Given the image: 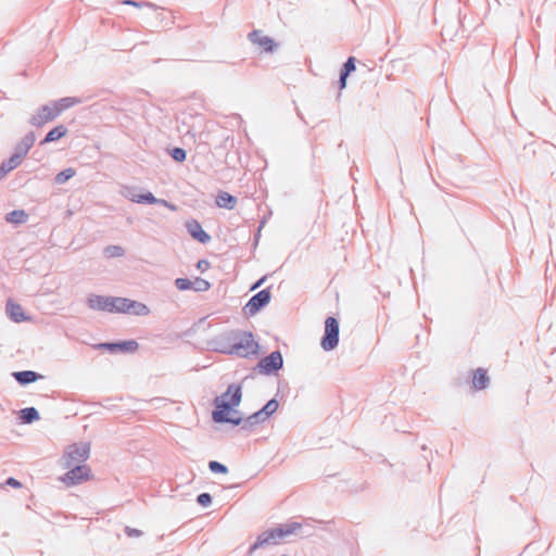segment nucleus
<instances>
[{"label":"nucleus","mask_w":556,"mask_h":556,"mask_svg":"<svg viewBox=\"0 0 556 556\" xmlns=\"http://www.w3.org/2000/svg\"><path fill=\"white\" fill-rule=\"evenodd\" d=\"M12 169V166L7 163V161L2 162L0 165V179H2L8 173H10Z\"/></svg>","instance_id":"36"},{"label":"nucleus","mask_w":556,"mask_h":556,"mask_svg":"<svg viewBox=\"0 0 556 556\" xmlns=\"http://www.w3.org/2000/svg\"><path fill=\"white\" fill-rule=\"evenodd\" d=\"M172 156L177 162H182L186 160V151L180 148H175L172 152Z\"/></svg>","instance_id":"32"},{"label":"nucleus","mask_w":556,"mask_h":556,"mask_svg":"<svg viewBox=\"0 0 556 556\" xmlns=\"http://www.w3.org/2000/svg\"><path fill=\"white\" fill-rule=\"evenodd\" d=\"M175 286L180 291L192 290V280L187 278H177L175 280Z\"/></svg>","instance_id":"30"},{"label":"nucleus","mask_w":556,"mask_h":556,"mask_svg":"<svg viewBox=\"0 0 556 556\" xmlns=\"http://www.w3.org/2000/svg\"><path fill=\"white\" fill-rule=\"evenodd\" d=\"M282 556H289V555H282Z\"/></svg>","instance_id":"43"},{"label":"nucleus","mask_w":556,"mask_h":556,"mask_svg":"<svg viewBox=\"0 0 556 556\" xmlns=\"http://www.w3.org/2000/svg\"><path fill=\"white\" fill-rule=\"evenodd\" d=\"M237 203V199L227 192H220L216 197V204L219 207L232 210Z\"/></svg>","instance_id":"22"},{"label":"nucleus","mask_w":556,"mask_h":556,"mask_svg":"<svg viewBox=\"0 0 556 556\" xmlns=\"http://www.w3.org/2000/svg\"><path fill=\"white\" fill-rule=\"evenodd\" d=\"M54 102H55L58 109L60 110V114H61L63 111L79 104L81 102V100L79 98H75V97H66V98L56 100Z\"/></svg>","instance_id":"25"},{"label":"nucleus","mask_w":556,"mask_h":556,"mask_svg":"<svg viewBox=\"0 0 556 556\" xmlns=\"http://www.w3.org/2000/svg\"><path fill=\"white\" fill-rule=\"evenodd\" d=\"M22 424H31L35 421V407H27L20 412Z\"/></svg>","instance_id":"26"},{"label":"nucleus","mask_w":556,"mask_h":556,"mask_svg":"<svg viewBox=\"0 0 556 556\" xmlns=\"http://www.w3.org/2000/svg\"><path fill=\"white\" fill-rule=\"evenodd\" d=\"M283 361L281 353L278 351H275L270 353L268 356L261 359L258 363V367L262 372L270 374L273 371H277L282 367Z\"/></svg>","instance_id":"12"},{"label":"nucleus","mask_w":556,"mask_h":556,"mask_svg":"<svg viewBox=\"0 0 556 556\" xmlns=\"http://www.w3.org/2000/svg\"><path fill=\"white\" fill-rule=\"evenodd\" d=\"M116 303V313L134 316H148L151 312L144 303L127 298H117Z\"/></svg>","instance_id":"6"},{"label":"nucleus","mask_w":556,"mask_h":556,"mask_svg":"<svg viewBox=\"0 0 556 556\" xmlns=\"http://www.w3.org/2000/svg\"><path fill=\"white\" fill-rule=\"evenodd\" d=\"M96 349H105L112 353L116 352H135L138 349V343L135 340L123 341L118 343H100L94 346Z\"/></svg>","instance_id":"14"},{"label":"nucleus","mask_w":556,"mask_h":556,"mask_svg":"<svg viewBox=\"0 0 556 556\" xmlns=\"http://www.w3.org/2000/svg\"><path fill=\"white\" fill-rule=\"evenodd\" d=\"M210 264L207 261L201 260L197 264V268L201 271H205L208 268Z\"/></svg>","instance_id":"38"},{"label":"nucleus","mask_w":556,"mask_h":556,"mask_svg":"<svg viewBox=\"0 0 556 556\" xmlns=\"http://www.w3.org/2000/svg\"><path fill=\"white\" fill-rule=\"evenodd\" d=\"M270 301V293L268 290H262L250 299V301L245 305V311L249 315L256 314L262 307L267 305Z\"/></svg>","instance_id":"13"},{"label":"nucleus","mask_w":556,"mask_h":556,"mask_svg":"<svg viewBox=\"0 0 556 556\" xmlns=\"http://www.w3.org/2000/svg\"><path fill=\"white\" fill-rule=\"evenodd\" d=\"M242 392L241 387L230 384L226 392L215 399V410L212 413V418L215 422H229L232 425H240L243 420L233 408L241 403Z\"/></svg>","instance_id":"1"},{"label":"nucleus","mask_w":556,"mask_h":556,"mask_svg":"<svg viewBox=\"0 0 556 556\" xmlns=\"http://www.w3.org/2000/svg\"><path fill=\"white\" fill-rule=\"evenodd\" d=\"M117 296H104L90 294L87 298V305L90 309L108 313H116Z\"/></svg>","instance_id":"9"},{"label":"nucleus","mask_w":556,"mask_h":556,"mask_svg":"<svg viewBox=\"0 0 556 556\" xmlns=\"http://www.w3.org/2000/svg\"><path fill=\"white\" fill-rule=\"evenodd\" d=\"M298 529H300V525L293 523L291 526H285L271 531H266L257 538L256 542L251 546L250 553H253L256 548L265 545L278 544L282 538L294 533Z\"/></svg>","instance_id":"3"},{"label":"nucleus","mask_w":556,"mask_h":556,"mask_svg":"<svg viewBox=\"0 0 556 556\" xmlns=\"http://www.w3.org/2000/svg\"><path fill=\"white\" fill-rule=\"evenodd\" d=\"M220 339L222 344H233L235 340L238 339V332L237 331H226L223 333H219L215 338H213L210 341L211 348L216 351V341Z\"/></svg>","instance_id":"21"},{"label":"nucleus","mask_w":556,"mask_h":556,"mask_svg":"<svg viewBox=\"0 0 556 556\" xmlns=\"http://www.w3.org/2000/svg\"><path fill=\"white\" fill-rule=\"evenodd\" d=\"M126 533L128 536H140L141 535V531L140 530H137V529H131V528H126Z\"/></svg>","instance_id":"39"},{"label":"nucleus","mask_w":556,"mask_h":556,"mask_svg":"<svg viewBox=\"0 0 556 556\" xmlns=\"http://www.w3.org/2000/svg\"><path fill=\"white\" fill-rule=\"evenodd\" d=\"M90 454V445L87 442L74 443L64 452L62 457V465L64 468H70L73 464L85 463Z\"/></svg>","instance_id":"5"},{"label":"nucleus","mask_w":556,"mask_h":556,"mask_svg":"<svg viewBox=\"0 0 556 556\" xmlns=\"http://www.w3.org/2000/svg\"><path fill=\"white\" fill-rule=\"evenodd\" d=\"M211 288V285L207 280L197 277L192 280V290L197 292H204Z\"/></svg>","instance_id":"28"},{"label":"nucleus","mask_w":556,"mask_h":556,"mask_svg":"<svg viewBox=\"0 0 556 556\" xmlns=\"http://www.w3.org/2000/svg\"><path fill=\"white\" fill-rule=\"evenodd\" d=\"M265 280V277H263L262 279H260L253 287H252V290L261 287V285L264 282Z\"/></svg>","instance_id":"42"},{"label":"nucleus","mask_w":556,"mask_h":556,"mask_svg":"<svg viewBox=\"0 0 556 556\" xmlns=\"http://www.w3.org/2000/svg\"><path fill=\"white\" fill-rule=\"evenodd\" d=\"M124 4H127V5H134V7H140L139 3L135 2V1H131V0H126L124 1Z\"/></svg>","instance_id":"41"},{"label":"nucleus","mask_w":556,"mask_h":556,"mask_svg":"<svg viewBox=\"0 0 556 556\" xmlns=\"http://www.w3.org/2000/svg\"><path fill=\"white\" fill-rule=\"evenodd\" d=\"M7 314L15 323H20L26 319L22 306L13 303L12 301L7 303Z\"/></svg>","instance_id":"18"},{"label":"nucleus","mask_w":556,"mask_h":556,"mask_svg":"<svg viewBox=\"0 0 556 556\" xmlns=\"http://www.w3.org/2000/svg\"><path fill=\"white\" fill-rule=\"evenodd\" d=\"M489 381H490V379H489L485 370H483L481 368H478L477 370H475L473 377H472V387L476 390L485 389L489 384Z\"/></svg>","instance_id":"19"},{"label":"nucleus","mask_w":556,"mask_h":556,"mask_svg":"<svg viewBox=\"0 0 556 556\" xmlns=\"http://www.w3.org/2000/svg\"><path fill=\"white\" fill-rule=\"evenodd\" d=\"M4 485H9L12 488H21V482L16 480L15 478H8L4 482Z\"/></svg>","instance_id":"37"},{"label":"nucleus","mask_w":556,"mask_h":556,"mask_svg":"<svg viewBox=\"0 0 556 556\" xmlns=\"http://www.w3.org/2000/svg\"><path fill=\"white\" fill-rule=\"evenodd\" d=\"M121 194L135 203H147V204H161L170 211H176V205L169 203L164 199H157L151 192L142 193L138 188L135 187H123Z\"/></svg>","instance_id":"4"},{"label":"nucleus","mask_w":556,"mask_h":556,"mask_svg":"<svg viewBox=\"0 0 556 556\" xmlns=\"http://www.w3.org/2000/svg\"><path fill=\"white\" fill-rule=\"evenodd\" d=\"M75 175V169L72 168V167H68L62 172H60L56 176H55V182L56 184H65L67 180H70L72 177H74Z\"/></svg>","instance_id":"27"},{"label":"nucleus","mask_w":556,"mask_h":556,"mask_svg":"<svg viewBox=\"0 0 556 556\" xmlns=\"http://www.w3.org/2000/svg\"><path fill=\"white\" fill-rule=\"evenodd\" d=\"M13 377L20 384H28L35 382V370L15 371Z\"/></svg>","instance_id":"24"},{"label":"nucleus","mask_w":556,"mask_h":556,"mask_svg":"<svg viewBox=\"0 0 556 556\" xmlns=\"http://www.w3.org/2000/svg\"><path fill=\"white\" fill-rule=\"evenodd\" d=\"M70 470L61 478L62 482L66 485H75L89 477V468L83 464H73Z\"/></svg>","instance_id":"10"},{"label":"nucleus","mask_w":556,"mask_h":556,"mask_svg":"<svg viewBox=\"0 0 556 556\" xmlns=\"http://www.w3.org/2000/svg\"><path fill=\"white\" fill-rule=\"evenodd\" d=\"M12 169V166L7 163V161L2 162L0 165V179H2L8 173H10Z\"/></svg>","instance_id":"35"},{"label":"nucleus","mask_w":556,"mask_h":556,"mask_svg":"<svg viewBox=\"0 0 556 556\" xmlns=\"http://www.w3.org/2000/svg\"><path fill=\"white\" fill-rule=\"evenodd\" d=\"M28 215L23 210H15L7 214L5 220L8 223L20 225L27 220Z\"/></svg>","instance_id":"23"},{"label":"nucleus","mask_w":556,"mask_h":556,"mask_svg":"<svg viewBox=\"0 0 556 556\" xmlns=\"http://www.w3.org/2000/svg\"><path fill=\"white\" fill-rule=\"evenodd\" d=\"M60 115V110L58 109L55 102H50L47 105L40 108L37 119L41 123H47L55 119Z\"/></svg>","instance_id":"16"},{"label":"nucleus","mask_w":556,"mask_h":556,"mask_svg":"<svg viewBox=\"0 0 556 556\" xmlns=\"http://www.w3.org/2000/svg\"><path fill=\"white\" fill-rule=\"evenodd\" d=\"M354 70H355V60H354V58L351 56L344 63V67H343V72L342 73H346V75H349Z\"/></svg>","instance_id":"34"},{"label":"nucleus","mask_w":556,"mask_h":556,"mask_svg":"<svg viewBox=\"0 0 556 556\" xmlns=\"http://www.w3.org/2000/svg\"><path fill=\"white\" fill-rule=\"evenodd\" d=\"M34 134L29 132L27 136L24 137L22 142L15 148V152L12 154V156L7 160V163H9L10 166H12V169L17 167L23 157L26 155L30 147L34 144Z\"/></svg>","instance_id":"11"},{"label":"nucleus","mask_w":556,"mask_h":556,"mask_svg":"<svg viewBox=\"0 0 556 556\" xmlns=\"http://www.w3.org/2000/svg\"><path fill=\"white\" fill-rule=\"evenodd\" d=\"M349 75H346V73H341V76H340V87L341 88H344L345 85H346V77Z\"/></svg>","instance_id":"40"},{"label":"nucleus","mask_w":556,"mask_h":556,"mask_svg":"<svg viewBox=\"0 0 556 556\" xmlns=\"http://www.w3.org/2000/svg\"><path fill=\"white\" fill-rule=\"evenodd\" d=\"M249 39L254 43L257 45L260 48H262L266 52H271L274 48L276 47L274 40L264 35L260 30H254L249 34Z\"/></svg>","instance_id":"15"},{"label":"nucleus","mask_w":556,"mask_h":556,"mask_svg":"<svg viewBox=\"0 0 556 556\" xmlns=\"http://www.w3.org/2000/svg\"><path fill=\"white\" fill-rule=\"evenodd\" d=\"M197 501L202 506H208L212 503V497L208 493H201Z\"/></svg>","instance_id":"33"},{"label":"nucleus","mask_w":556,"mask_h":556,"mask_svg":"<svg viewBox=\"0 0 556 556\" xmlns=\"http://www.w3.org/2000/svg\"><path fill=\"white\" fill-rule=\"evenodd\" d=\"M104 253L108 257H121L124 255L125 251L119 245H111L104 250Z\"/></svg>","instance_id":"29"},{"label":"nucleus","mask_w":556,"mask_h":556,"mask_svg":"<svg viewBox=\"0 0 556 556\" xmlns=\"http://www.w3.org/2000/svg\"><path fill=\"white\" fill-rule=\"evenodd\" d=\"M208 468L213 472H219V473H227L228 472V469H227V467L225 465H223V464H220L218 462H215V460L210 462Z\"/></svg>","instance_id":"31"},{"label":"nucleus","mask_w":556,"mask_h":556,"mask_svg":"<svg viewBox=\"0 0 556 556\" xmlns=\"http://www.w3.org/2000/svg\"><path fill=\"white\" fill-rule=\"evenodd\" d=\"M258 350V344L254 341L252 333L238 332V339L233 344H222L220 339L216 341V351L225 354H233L240 357H248L255 355Z\"/></svg>","instance_id":"2"},{"label":"nucleus","mask_w":556,"mask_h":556,"mask_svg":"<svg viewBox=\"0 0 556 556\" xmlns=\"http://www.w3.org/2000/svg\"><path fill=\"white\" fill-rule=\"evenodd\" d=\"M186 228L190 236L199 242L206 243L210 241V236L202 229L201 225L197 220H188L186 223Z\"/></svg>","instance_id":"17"},{"label":"nucleus","mask_w":556,"mask_h":556,"mask_svg":"<svg viewBox=\"0 0 556 556\" xmlns=\"http://www.w3.org/2000/svg\"><path fill=\"white\" fill-rule=\"evenodd\" d=\"M339 342V323L333 317H328L325 321V336L321 340V348L325 351L333 350Z\"/></svg>","instance_id":"7"},{"label":"nucleus","mask_w":556,"mask_h":556,"mask_svg":"<svg viewBox=\"0 0 556 556\" xmlns=\"http://www.w3.org/2000/svg\"><path fill=\"white\" fill-rule=\"evenodd\" d=\"M67 134V128L64 125H58L52 128L45 139L41 141V144L54 142L61 138H63Z\"/></svg>","instance_id":"20"},{"label":"nucleus","mask_w":556,"mask_h":556,"mask_svg":"<svg viewBox=\"0 0 556 556\" xmlns=\"http://www.w3.org/2000/svg\"><path fill=\"white\" fill-rule=\"evenodd\" d=\"M279 407L278 402L273 399L266 403V405L258 412L252 414L244 420L243 428H251L258 424L265 422Z\"/></svg>","instance_id":"8"}]
</instances>
